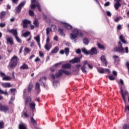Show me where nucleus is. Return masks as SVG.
I'll return each instance as SVG.
<instances>
[{
    "label": "nucleus",
    "instance_id": "41",
    "mask_svg": "<svg viewBox=\"0 0 129 129\" xmlns=\"http://www.w3.org/2000/svg\"><path fill=\"white\" fill-rule=\"evenodd\" d=\"M0 93H1V94H5V95H8V92H7V91H4L1 88H0Z\"/></svg>",
    "mask_w": 129,
    "mask_h": 129
},
{
    "label": "nucleus",
    "instance_id": "45",
    "mask_svg": "<svg viewBox=\"0 0 129 129\" xmlns=\"http://www.w3.org/2000/svg\"><path fill=\"white\" fill-rule=\"evenodd\" d=\"M33 24L35 27H39V22H38V20H35L34 21Z\"/></svg>",
    "mask_w": 129,
    "mask_h": 129
},
{
    "label": "nucleus",
    "instance_id": "24",
    "mask_svg": "<svg viewBox=\"0 0 129 129\" xmlns=\"http://www.w3.org/2000/svg\"><path fill=\"white\" fill-rule=\"evenodd\" d=\"M59 51V47L58 46H55V48L52 50L51 53L52 54H55L57 53Z\"/></svg>",
    "mask_w": 129,
    "mask_h": 129
},
{
    "label": "nucleus",
    "instance_id": "16",
    "mask_svg": "<svg viewBox=\"0 0 129 129\" xmlns=\"http://www.w3.org/2000/svg\"><path fill=\"white\" fill-rule=\"evenodd\" d=\"M63 70H60L55 74V76L57 78H59V77H61L63 75Z\"/></svg>",
    "mask_w": 129,
    "mask_h": 129
},
{
    "label": "nucleus",
    "instance_id": "57",
    "mask_svg": "<svg viewBox=\"0 0 129 129\" xmlns=\"http://www.w3.org/2000/svg\"><path fill=\"white\" fill-rule=\"evenodd\" d=\"M4 125L5 123L4 122H0V129L3 128V127H4Z\"/></svg>",
    "mask_w": 129,
    "mask_h": 129
},
{
    "label": "nucleus",
    "instance_id": "23",
    "mask_svg": "<svg viewBox=\"0 0 129 129\" xmlns=\"http://www.w3.org/2000/svg\"><path fill=\"white\" fill-rule=\"evenodd\" d=\"M121 6V5L120 4V3H119V2H118V1H117L116 2V3L114 4V7L115 10H118L119 7H120Z\"/></svg>",
    "mask_w": 129,
    "mask_h": 129
},
{
    "label": "nucleus",
    "instance_id": "7",
    "mask_svg": "<svg viewBox=\"0 0 129 129\" xmlns=\"http://www.w3.org/2000/svg\"><path fill=\"white\" fill-rule=\"evenodd\" d=\"M97 71L99 72V73H100L101 74H103L105 73L106 72H107V73H110V71L108 69H104L102 68H97Z\"/></svg>",
    "mask_w": 129,
    "mask_h": 129
},
{
    "label": "nucleus",
    "instance_id": "55",
    "mask_svg": "<svg viewBox=\"0 0 129 129\" xmlns=\"http://www.w3.org/2000/svg\"><path fill=\"white\" fill-rule=\"evenodd\" d=\"M25 51L26 53H30L31 52V49L28 47L25 48Z\"/></svg>",
    "mask_w": 129,
    "mask_h": 129
},
{
    "label": "nucleus",
    "instance_id": "13",
    "mask_svg": "<svg viewBox=\"0 0 129 129\" xmlns=\"http://www.w3.org/2000/svg\"><path fill=\"white\" fill-rule=\"evenodd\" d=\"M46 80L45 77H42L40 79L39 82H40L41 86H45V83H46Z\"/></svg>",
    "mask_w": 129,
    "mask_h": 129
},
{
    "label": "nucleus",
    "instance_id": "60",
    "mask_svg": "<svg viewBox=\"0 0 129 129\" xmlns=\"http://www.w3.org/2000/svg\"><path fill=\"white\" fill-rule=\"evenodd\" d=\"M0 75H1L2 77H5L6 76V74L5 73H3L2 72H0Z\"/></svg>",
    "mask_w": 129,
    "mask_h": 129
},
{
    "label": "nucleus",
    "instance_id": "6",
    "mask_svg": "<svg viewBox=\"0 0 129 129\" xmlns=\"http://www.w3.org/2000/svg\"><path fill=\"white\" fill-rule=\"evenodd\" d=\"M26 5V1H23L16 8V12L17 13H20L22 10V8Z\"/></svg>",
    "mask_w": 129,
    "mask_h": 129
},
{
    "label": "nucleus",
    "instance_id": "53",
    "mask_svg": "<svg viewBox=\"0 0 129 129\" xmlns=\"http://www.w3.org/2000/svg\"><path fill=\"white\" fill-rule=\"evenodd\" d=\"M113 58L114 60L115 61V62L116 61V60L117 61H118V56H117V55H113Z\"/></svg>",
    "mask_w": 129,
    "mask_h": 129
},
{
    "label": "nucleus",
    "instance_id": "4",
    "mask_svg": "<svg viewBox=\"0 0 129 129\" xmlns=\"http://www.w3.org/2000/svg\"><path fill=\"white\" fill-rule=\"evenodd\" d=\"M118 44L119 45L118 46V47L116 46L115 47H114V50L116 52L119 53V54L123 55V53H124V48H123V47H122V44L120 42H119Z\"/></svg>",
    "mask_w": 129,
    "mask_h": 129
},
{
    "label": "nucleus",
    "instance_id": "63",
    "mask_svg": "<svg viewBox=\"0 0 129 129\" xmlns=\"http://www.w3.org/2000/svg\"><path fill=\"white\" fill-rule=\"evenodd\" d=\"M120 19H122L121 17H117L115 19L114 21L117 22H118V21H119V20H120Z\"/></svg>",
    "mask_w": 129,
    "mask_h": 129
},
{
    "label": "nucleus",
    "instance_id": "9",
    "mask_svg": "<svg viewBox=\"0 0 129 129\" xmlns=\"http://www.w3.org/2000/svg\"><path fill=\"white\" fill-rule=\"evenodd\" d=\"M9 110V108L7 106H3L0 103V111H4V112H7Z\"/></svg>",
    "mask_w": 129,
    "mask_h": 129
},
{
    "label": "nucleus",
    "instance_id": "35",
    "mask_svg": "<svg viewBox=\"0 0 129 129\" xmlns=\"http://www.w3.org/2000/svg\"><path fill=\"white\" fill-rule=\"evenodd\" d=\"M69 48L67 47L64 49V53H66V56H68V55L69 54Z\"/></svg>",
    "mask_w": 129,
    "mask_h": 129
},
{
    "label": "nucleus",
    "instance_id": "34",
    "mask_svg": "<svg viewBox=\"0 0 129 129\" xmlns=\"http://www.w3.org/2000/svg\"><path fill=\"white\" fill-rule=\"evenodd\" d=\"M82 51L83 53H85L86 55H88V54H89V51H87L85 48H83Z\"/></svg>",
    "mask_w": 129,
    "mask_h": 129
},
{
    "label": "nucleus",
    "instance_id": "14",
    "mask_svg": "<svg viewBox=\"0 0 129 129\" xmlns=\"http://www.w3.org/2000/svg\"><path fill=\"white\" fill-rule=\"evenodd\" d=\"M89 54L90 55H96L97 54V50H96V48L93 47L89 52Z\"/></svg>",
    "mask_w": 129,
    "mask_h": 129
},
{
    "label": "nucleus",
    "instance_id": "49",
    "mask_svg": "<svg viewBox=\"0 0 129 129\" xmlns=\"http://www.w3.org/2000/svg\"><path fill=\"white\" fill-rule=\"evenodd\" d=\"M58 31L59 32V34H60L61 36H64L65 34H64V32H63V30L62 29L59 28Z\"/></svg>",
    "mask_w": 129,
    "mask_h": 129
},
{
    "label": "nucleus",
    "instance_id": "31",
    "mask_svg": "<svg viewBox=\"0 0 129 129\" xmlns=\"http://www.w3.org/2000/svg\"><path fill=\"white\" fill-rule=\"evenodd\" d=\"M30 119H31V121L32 123H33V124L34 125H37V122L36 121V120H35V119H34V118L31 117L30 118Z\"/></svg>",
    "mask_w": 129,
    "mask_h": 129
},
{
    "label": "nucleus",
    "instance_id": "18",
    "mask_svg": "<svg viewBox=\"0 0 129 129\" xmlns=\"http://www.w3.org/2000/svg\"><path fill=\"white\" fill-rule=\"evenodd\" d=\"M62 25L65 27L66 29L67 30H71L72 29V26L70 25L69 24L62 23Z\"/></svg>",
    "mask_w": 129,
    "mask_h": 129
},
{
    "label": "nucleus",
    "instance_id": "29",
    "mask_svg": "<svg viewBox=\"0 0 129 129\" xmlns=\"http://www.w3.org/2000/svg\"><path fill=\"white\" fill-rule=\"evenodd\" d=\"M53 86H54L55 88L57 87V86H59L60 85V84H59V82L56 81H54L53 82Z\"/></svg>",
    "mask_w": 129,
    "mask_h": 129
},
{
    "label": "nucleus",
    "instance_id": "21",
    "mask_svg": "<svg viewBox=\"0 0 129 129\" xmlns=\"http://www.w3.org/2000/svg\"><path fill=\"white\" fill-rule=\"evenodd\" d=\"M101 60L102 62H103V63H104L105 65H107V62H106V58H105V56L102 55L101 56Z\"/></svg>",
    "mask_w": 129,
    "mask_h": 129
},
{
    "label": "nucleus",
    "instance_id": "26",
    "mask_svg": "<svg viewBox=\"0 0 129 129\" xmlns=\"http://www.w3.org/2000/svg\"><path fill=\"white\" fill-rule=\"evenodd\" d=\"M19 129H27V126L24 123H21L19 125Z\"/></svg>",
    "mask_w": 129,
    "mask_h": 129
},
{
    "label": "nucleus",
    "instance_id": "17",
    "mask_svg": "<svg viewBox=\"0 0 129 129\" xmlns=\"http://www.w3.org/2000/svg\"><path fill=\"white\" fill-rule=\"evenodd\" d=\"M62 68L63 69H70L71 68V64L70 63H66L62 66Z\"/></svg>",
    "mask_w": 129,
    "mask_h": 129
},
{
    "label": "nucleus",
    "instance_id": "46",
    "mask_svg": "<svg viewBox=\"0 0 129 129\" xmlns=\"http://www.w3.org/2000/svg\"><path fill=\"white\" fill-rule=\"evenodd\" d=\"M108 77L109 80H111V81L115 80V77H114L113 76H108Z\"/></svg>",
    "mask_w": 129,
    "mask_h": 129
},
{
    "label": "nucleus",
    "instance_id": "20",
    "mask_svg": "<svg viewBox=\"0 0 129 129\" xmlns=\"http://www.w3.org/2000/svg\"><path fill=\"white\" fill-rule=\"evenodd\" d=\"M2 86H3V87H4V88H9L12 86L11 85V83H3L2 84Z\"/></svg>",
    "mask_w": 129,
    "mask_h": 129
},
{
    "label": "nucleus",
    "instance_id": "52",
    "mask_svg": "<svg viewBox=\"0 0 129 129\" xmlns=\"http://www.w3.org/2000/svg\"><path fill=\"white\" fill-rule=\"evenodd\" d=\"M61 64H63V62L60 61L58 63H55L53 66H54V67H58V66H59V65H61Z\"/></svg>",
    "mask_w": 129,
    "mask_h": 129
},
{
    "label": "nucleus",
    "instance_id": "51",
    "mask_svg": "<svg viewBox=\"0 0 129 129\" xmlns=\"http://www.w3.org/2000/svg\"><path fill=\"white\" fill-rule=\"evenodd\" d=\"M98 47L99 49H104V46L100 43L98 44Z\"/></svg>",
    "mask_w": 129,
    "mask_h": 129
},
{
    "label": "nucleus",
    "instance_id": "27",
    "mask_svg": "<svg viewBox=\"0 0 129 129\" xmlns=\"http://www.w3.org/2000/svg\"><path fill=\"white\" fill-rule=\"evenodd\" d=\"M20 69H29V67L26 63H24L22 66L20 67Z\"/></svg>",
    "mask_w": 129,
    "mask_h": 129
},
{
    "label": "nucleus",
    "instance_id": "33",
    "mask_svg": "<svg viewBox=\"0 0 129 129\" xmlns=\"http://www.w3.org/2000/svg\"><path fill=\"white\" fill-rule=\"evenodd\" d=\"M34 40L37 42V43H40V35H37L34 38Z\"/></svg>",
    "mask_w": 129,
    "mask_h": 129
},
{
    "label": "nucleus",
    "instance_id": "56",
    "mask_svg": "<svg viewBox=\"0 0 129 129\" xmlns=\"http://www.w3.org/2000/svg\"><path fill=\"white\" fill-rule=\"evenodd\" d=\"M86 65H87V66H88V65H89L88 61H87V60H85L84 61L83 66H86Z\"/></svg>",
    "mask_w": 129,
    "mask_h": 129
},
{
    "label": "nucleus",
    "instance_id": "39",
    "mask_svg": "<svg viewBox=\"0 0 129 129\" xmlns=\"http://www.w3.org/2000/svg\"><path fill=\"white\" fill-rule=\"evenodd\" d=\"M29 105H30V107H31V108H32V109H34V108H35V107L36 106V104L32 102V103H29Z\"/></svg>",
    "mask_w": 129,
    "mask_h": 129
},
{
    "label": "nucleus",
    "instance_id": "2",
    "mask_svg": "<svg viewBox=\"0 0 129 129\" xmlns=\"http://www.w3.org/2000/svg\"><path fill=\"white\" fill-rule=\"evenodd\" d=\"M77 36H80L82 37L83 36L82 33L79 32V30L77 29H74L73 31V33L70 35V38L71 40H74L77 38Z\"/></svg>",
    "mask_w": 129,
    "mask_h": 129
},
{
    "label": "nucleus",
    "instance_id": "64",
    "mask_svg": "<svg viewBox=\"0 0 129 129\" xmlns=\"http://www.w3.org/2000/svg\"><path fill=\"white\" fill-rule=\"evenodd\" d=\"M117 30H121L122 27H121V25H118L117 27Z\"/></svg>",
    "mask_w": 129,
    "mask_h": 129
},
{
    "label": "nucleus",
    "instance_id": "30",
    "mask_svg": "<svg viewBox=\"0 0 129 129\" xmlns=\"http://www.w3.org/2000/svg\"><path fill=\"white\" fill-rule=\"evenodd\" d=\"M63 73L65 75H67L68 76L69 75H71V72L68 71L64 70H63Z\"/></svg>",
    "mask_w": 129,
    "mask_h": 129
},
{
    "label": "nucleus",
    "instance_id": "19",
    "mask_svg": "<svg viewBox=\"0 0 129 129\" xmlns=\"http://www.w3.org/2000/svg\"><path fill=\"white\" fill-rule=\"evenodd\" d=\"M80 68H81V64H76L75 67L74 68V72H78Z\"/></svg>",
    "mask_w": 129,
    "mask_h": 129
},
{
    "label": "nucleus",
    "instance_id": "48",
    "mask_svg": "<svg viewBox=\"0 0 129 129\" xmlns=\"http://www.w3.org/2000/svg\"><path fill=\"white\" fill-rule=\"evenodd\" d=\"M15 39L18 43H22V40L18 36L15 37Z\"/></svg>",
    "mask_w": 129,
    "mask_h": 129
},
{
    "label": "nucleus",
    "instance_id": "11",
    "mask_svg": "<svg viewBox=\"0 0 129 129\" xmlns=\"http://www.w3.org/2000/svg\"><path fill=\"white\" fill-rule=\"evenodd\" d=\"M6 40L7 41L8 44L10 43L11 46H13L14 44V41L13 40V38L12 37H9V36H6Z\"/></svg>",
    "mask_w": 129,
    "mask_h": 129
},
{
    "label": "nucleus",
    "instance_id": "58",
    "mask_svg": "<svg viewBox=\"0 0 129 129\" xmlns=\"http://www.w3.org/2000/svg\"><path fill=\"white\" fill-rule=\"evenodd\" d=\"M122 129H128V125L126 124L124 126H123Z\"/></svg>",
    "mask_w": 129,
    "mask_h": 129
},
{
    "label": "nucleus",
    "instance_id": "32",
    "mask_svg": "<svg viewBox=\"0 0 129 129\" xmlns=\"http://www.w3.org/2000/svg\"><path fill=\"white\" fill-rule=\"evenodd\" d=\"M50 30H51L52 32H55L57 30V27H56V25H52L51 27Z\"/></svg>",
    "mask_w": 129,
    "mask_h": 129
},
{
    "label": "nucleus",
    "instance_id": "61",
    "mask_svg": "<svg viewBox=\"0 0 129 129\" xmlns=\"http://www.w3.org/2000/svg\"><path fill=\"white\" fill-rule=\"evenodd\" d=\"M0 27L1 28H4V27H6V23H1L0 24Z\"/></svg>",
    "mask_w": 129,
    "mask_h": 129
},
{
    "label": "nucleus",
    "instance_id": "12",
    "mask_svg": "<svg viewBox=\"0 0 129 129\" xmlns=\"http://www.w3.org/2000/svg\"><path fill=\"white\" fill-rule=\"evenodd\" d=\"M8 32H9V33H11V34H12L13 36L15 37V38L18 36V31H17V30H15V29L9 30Z\"/></svg>",
    "mask_w": 129,
    "mask_h": 129
},
{
    "label": "nucleus",
    "instance_id": "10",
    "mask_svg": "<svg viewBox=\"0 0 129 129\" xmlns=\"http://www.w3.org/2000/svg\"><path fill=\"white\" fill-rule=\"evenodd\" d=\"M23 24V28H27L28 27V25L30 24H31V21L28 20H24L22 21Z\"/></svg>",
    "mask_w": 129,
    "mask_h": 129
},
{
    "label": "nucleus",
    "instance_id": "25",
    "mask_svg": "<svg viewBox=\"0 0 129 129\" xmlns=\"http://www.w3.org/2000/svg\"><path fill=\"white\" fill-rule=\"evenodd\" d=\"M119 40H120L121 42H123L124 44H126V41L124 40V37H123L122 35H120Z\"/></svg>",
    "mask_w": 129,
    "mask_h": 129
},
{
    "label": "nucleus",
    "instance_id": "1",
    "mask_svg": "<svg viewBox=\"0 0 129 129\" xmlns=\"http://www.w3.org/2000/svg\"><path fill=\"white\" fill-rule=\"evenodd\" d=\"M120 83L121 84H122V86L120 87V92L121 94L122 98L123 99V100H124V103H126V97H128V92L127 91H124L125 89L124 86H123L124 83H123V80L122 79L120 80Z\"/></svg>",
    "mask_w": 129,
    "mask_h": 129
},
{
    "label": "nucleus",
    "instance_id": "38",
    "mask_svg": "<svg viewBox=\"0 0 129 129\" xmlns=\"http://www.w3.org/2000/svg\"><path fill=\"white\" fill-rule=\"evenodd\" d=\"M5 16H6V12H2L1 13H0V19L2 20Z\"/></svg>",
    "mask_w": 129,
    "mask_h": 129
},
{
    "label": "nucleus",
    "instance_id": "47",
    "mask_svg": "<svg viewBox=\"0 0 129 129\" xmlns=\"http://www.w3.org/2000/svg\"><path fill=\"white\" fill-rule=\"evenodd\" d=\"M32 101V99L31 98V97H28L26 100V103H28V102H31Z\"/></svg>",
    "mask_w": 129,
    "mask_h": 129
},
{
    "label": "nucleus",
    "instance_id": "50",
    "mask_svg": "<svg viewBox=\"0 0 129 129\" xmlns=\"http://www.w3.org/2000/svg\"><path fill=\"white\" fill-rule=\"evenodd\" d=\"M10 91H11V93H12L14 95H15V94L16 93V89H10Z\"/></svg>",
    "mask_w": 129,
    "mask_h": 129
},
{
    "label": "nucleus",
    "instance_id": "8",
    "mask_svg": "<svg viewBox=\"0 0 129 129\" xmlns=\"http://www.w3.org/2000/svg\"><path fill=\"white\" fill-rule=\"evenodd\" d=\"M49 42H50V38H49V37H47L46 39V43L44 46L45 48L47 51H49L51 49V48H52V45H51V44H49Z\"/></svg>",
    "mask_w": 129,
    "mask_h": 129
},
{
    "label": "nucleus",
    "instance_id": "43",
    "mask_svg": "<svg viewBox=\"0 0 129 129\" xmlns=\"http://www.w3.org/2000/svg\"><path fill=\"white\" fill-rule=\"evenodd\" d=\"M22 117H26V118L29 117V114L27 112H24L22 115Z\"/></svg>",
    "mask_w": 129,
    "mask_h": 129
},
{
    "label": "nucleus",
    "instance_id": "28",
    "mask_svg": "<svg viewBox=\"0 0 129 129\" xmlns=\"http://www.w3.org/2000/svg\"><path fill=\"white\" fill-rule=\"evenodd\" d=\"M35 89L37 91V92H40V84L39 83H36Z\"/></svg>",
    "mask_w": 129,
    "mask_h": 129
},
{
    "label": "nucleus",
    "instance_id": "44",
    "mask_svg": "<svg viewBox=\"0 0 129 129\" xmlns=\"http://www.w3.org/2000/svg\"><path fill=\"white\" fill-rule=\"evenodd\" d=\"M46 35L47 36H48V35H49V34H50L51 31H52V30H51V29L50 28H46Z\"/></svg>",
    "mask_w": 129,
    "mask_h": 129
},
{
    "label": "nucleus",
    "instance_id": "36",
    "mask_svg": "<svg viewBox=\"0 0 129 129\" xmlns=\"http://www.w3.org/2000/svg\"><path fill=\"white\" fill-rule=\"evenodd\" d=\"M83 42L84 44H85V45H88V44L89 43V41H88V39H87V38L84 39L83 40Z\"/></svg>",
    "mask_w": 129,
    "mask_h": 129
},
{
    "label": "nucleus",
    "instance_id": "59",
    "mask_svg": "<svg viewBox=\"0 0 129 129\" xmlns=\"http://www.w3.org/2000/svg\"><path fill=\"white\" fill-rule=\"evenodd\" d=\"M29 15L31 16H34V11L32 10H29Z\"/></svg>",
    "mask_w": 129,
    "mask_h": 129
},
{
    "label": "nucleus",
    "instance_id": "54",
    "mask_svg": "<svg viewBox=\"0 0 129 129\" xmlns=\"http://www.w3.org/2000/svg\"><path fill=\"white\" fill-rule=\"evenodd\" d=\"M124 50H125L124 53H126V54H128V52H129V51H128V47L126 46L125 47V49H124Z\"/></svg>",
    "mask_w": 129,
    "mask_h": 129
},
{
    "label": "nucleus",
    "instance_id": "37",
    "mask_svg": "<svg viewBox=\"0 0 129 129\" xmlns=\"http://www.w3.org/2000/svg\"><path fill=\"white\" fill-rule=\"evenodd\" d=\"M3 80H6V81H9V80H11V78L9 76H5L3 78Z\"/></svg>",
    "mask_w": 129,
    "mask_h": 129
},
{
    "label": "nucleus",
    "instance_id": "3",
    "mask_svg": "<svg viewBox=\"0 0 129 129\" xmlns=\"http://www.w3.org/2000/svg\"><path fill=\"white\" fill-rule=\"evenodd\" d=\"M36 7L38 8V11L41 12L42 10H41V6L38 1L36 0H32L31 4L30 5V8L32 10H35L36 9Z\"/></svg>",
    "mask_w": 129,
    "mask_h": 129
},
{
    "label": "nucleus",
    "instance_id": "40",
    "mask_svg": "<svg viewBox=\"0 0 129 129\" xmlns=\"http://www.w3.org/2000/svg\"><path fill=\"white\" fill-rule=\"evenodd\" d=\"M34 87L33 84H30L28 87V92H31L32 91V88Z\"/></svg>",
    "mask_w": 129,
    "mask_h": 129
},
{
    "label": "nucleus",
    "instance_id": "5",
    "mask_svg": "<svg viewBox=\"0 0 129 129\" xmlns=\"http://www.w3.org/2000/svg\"><path fill=\"white\" fill-rule=\"evenodd\" d=\"M18 56H14L11 59V62L10 64V68H15L18 64Z\"/></svg>",
    "mask_w": 129,
    "mask_h": 129
},
{
    "label": "nucleus",
    "instance_id": "42",
    "mask_svg": "<svg viewBox=\"0 0 129 129\" xmlns=\"http://www.w3.org/2000/svg\"><path fill=\"white\" fill-rule=\"evenodd\" d=\"M30 34H31V32L27 31L23 34V37L27 38V37H28V36H29Z\"/></svg>",
    "mask_w": 129,
    "mask_h": 129
},
{
    "label": "nucleus",
    "instance_id": "62",
    "mask_svg": "<svg viewBox=\"0 0 129 129\" xmlns=\"http://www.w3.org/2000/svg\"><path fill=\"white\" fill-rule=\"evenodd\" d=\"M110 5V3L109 2H107V3L104 4V7H108Z\"/></svg>",
    "mask_w": 129,
    "mask_h": 129
},
{
    "label": "nucleus",
    "instance_id": "15",
    "mask_svg": "<svg viewBox=\"0 0 129 129\" xmlns=\"http://www.w3.org/2000/svg\"><path fill=\"white\" fill-rule=\"evenodd\" d=\"M70 62L73 63H78V62H80V58L78 57H75L74 59L71 60Z\"/></svg>",
    "mask_w": 129,
    "mask_h": 129
},
{
    "label": "nucleus",
    "instance_id": "22",
    "mask_svg": "<svg viewBox=\"0 0 129 129\" xmlns=\"http://www.w3.org/2000/svg\"><path fill=\"white\" fill-rule=\"evenodd\" d=\"M81 69L83 73H85V74L87 73V71H86V69H87V67L86 66H82Z\"/></svg>",
    "mask_w": 129,
    "mask_h": 129
}]
</instances>
